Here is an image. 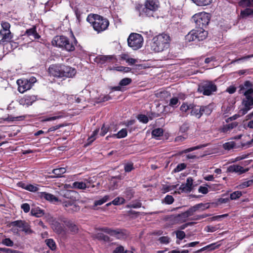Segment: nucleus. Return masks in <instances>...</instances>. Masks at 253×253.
I'll use <instances>...</instances> for the list:
<instances>
[{
    "instance_id": "59",
    "label": "nucleus",
    "mask_w": 253,
    "mask_h": 253,
    "mask_svg": "<svg viewBox=\"0 0 253 253\" xmlns=\"http://www.w3.org/2000/svg\"><path fill=\"white\" fill-rule=\"evenodd\" d=\"M2 29L0 31H10V24L6 21H2L1 23Z\"/></svg>"
},
{
    "instance_id": "58",
    "label": "nucleus",
    "mask_w": 253,
    "mask_h": 253,
    "mask_svg": "<svg viewBox=\"0 0 253 253\" xmlns=\"http://www.w3.org/2000/svg\"><path fill=\"white\" fill-rule=\"evenodd\" d=\"M189 128V124L187 123H184L180 126L179 128V132L181 133H185L188 130Z\"/></svg>"
},
{
    "instance_id": "8",
    "label": "nucleus",
    "mask_w": 253,
    "mask_h": 253,
    "mask_svg": "<svg viewBox=\"0 0 253 253\" xmlns=\"http://www.w3.org/2000/svg\"><path fill=\"white\" fill-rule=\"evenodd\" d=\"M98 230L109 234L111 236H114L116 239L119 240L126 239L128 236L126 230L123 229L118 228L116 229H113L108 227H104L99 228Z\"/></svg>"
},
{
    "instance_id": "33",
    "label": "nucleus",
    "mask_w": 253,
    "mask_h": 253,
    "mask_svg": "<svg viewBox=\"0 0 253 253\" xmlns=\"http://www.w3.org/2000/svg\"><path fill=\"white\" fill-rule=\"evenodd\" d=\"M94 238L99 241H103L106 242H109L111 241L110 238L102 233H97L95 234Z\"/></svg>"
},
{
    "instance_id": "32",
    "label": "nucleus",
    "mask_w": 253,
    "mask_h": 253,
    "mask_svg": "<svg viewBox=\"0 0 253 253\" xmlns=\"http://www.w3.org/2000/svg\"><path fill=\"white\" fill-rule=\"evenodd\" d=\"M47 246L52 251H55L57 249V245L53 239H47L45 240Z\"/></svg>"
},
{
    "instance_id": "24",
    "label": "nucleus",
    "mask_w": 253,
    "mask_h": 253,
    "mask_svg": "<svg viewBox=\"0 0 253 253\" xmlns=\"http://www.w3.org/2000/svg\"><path fill=\"white\" fill-rule=\"evenodd\" d=\"M238 125L237 122H234L230 124L223 125L221 128L220 131L223 133H227L234 128L236 127Z\"/></svg>"
},
{
    "instance_id": "28",
    "label": "nucleus",
    "mask_w": 253,
    "mask_h": 253,
    "mask_svg": "<svg viewBox=\"0 0 253 253\" xmlns=\"http://www.w3.org/2000/svg\"><path fill=\"white\" fill-rule=\"evenodd\" d=\"M220 246V245L218 244L217 243H214L210 244L209 245H207L206 247H204L201 248L199 251H198L197 252H202V251H204L205 250H208L209 251H213V250H214L215 249L219 248Z\"/></svg>"
},
{
    "instance_id": "48",
    "label": "nucleus",
    "mask_w": 253,
    "mask_h": 253,
    "mask_svg": "<svg viewBox=\"0 0 253 253\" xmlns=\"http://www.w3.org/2000/svg\"><path fill=\"white\" fill-rule=\"evenodd\" d=\"M110 127L108 125H106L104 124L101 128L100 132V135L101 136H105L106 133L110 131Z\"/></svg>"
},
{
    "instance_id": "9",
    "label": "nucleus",
    "mask_w": 253,
    "mask_h": 253,
    "mask_svg": "<svg viewBox=\"0 0 253 253\" xmlns=\"http://www.w3.org/2000/svg\"><path fill=\"white\" fill-rule=\"evenodd\" d=\"M217 90L216 85L211 81H204L198 85V92L204 95L209 96Z\"/></svg>"
},
{
    "instance_id": "3",
    "label": "nucleus",
    "mask_w": 253,
    "mask_h": 253,
    "mask_svg": "<svg viewBox=\"0 0 253 253\" xmlns=\"http://www.w3.org/2000/svg\"><path fill=\"white\" fill-rule=\"evenodd\" d=\"M73 41H72L67 37L63 35L56 36L52 39L51 43L54 46L68 52H72L75 50V45L78 43L74 35H73Z\"/></svg>"
},
{
    "instance_id": "7",
    "label": "nucleus",
    "mask_w": 253,
    "mask_h": 253,
    "mask_svg": "<svg viewBox=\"0 0 253 253\" xmlns=\"http://www.w3.org/2000/svg\"><path fill=\"white\" fill-rule=\"evenodd\" d=\"M62 217H65L64 215H60L57 218H55L51 221V227L53 231L56 234L61 236H65L67 233V229L60 220Z\"/></svg>"
},
{
    "instance_id": "53",
    "label": "nucleus",
    "mask_w": 253,
    "mask_h": 253,
    "mask_svg": "<svg viewBox=\"0 0 253 253\" xmlns=\"http://www.w3.org/2000/svg\"><path fill=\"white\" fill-rule=\"evenodd\" d=\"M134 169L133 164L132 163H128L125 165L124 169L125 172H129Z\"/></svg>"
},
{
    "instance_id": "54",
    "label": "nucleus",
    "mask_w": 253,
    "mask_h": 253,
    "mask_svg": "<svg viewBox=\"0 0 253 253\" xmlns=\"http://www.w3.org/2000/svg\"><path fill=\"white\" fill-rule=\"evenodd\" d=\"M1 243L8 247H12L14 245L13 242L9 238H6L2 239Z\"/></svg>"
},
{
    "instance_id": "35",
    "label": "nucleus",
    "mask_w": 253,
    "mask_h": 253,
    "mask_svg": "<svg viewBox=\"0 0 253 253\" xmlns=\"http://www.w3.org/2000/svg\"><path fill=\"white\" fill-rule=\"evenodd\" d=\"M202 115L205 114L207 116L210 115L212 112V105L209 104L207 106H201Z\"/></svg>"
},
{
    "instance_id": "21",
    "label": "nucleus",
    "mask_w": 253,
    "mask_h": 253,
    "mask_svg": "<svg viewBox=\"0 0 253 253\" xmlns=\"http://www.w3.org/2000/svg\"><path fill=\"white\" fill-rule=\"evenodd\" d=\"M24 35H26L29 37L32 36L34 40H39L41 38V36L37 33V27L35 26L27 29Z\"/></svg>"
},
{
    "instance_id": "50",
    "label": "nucleus",
    "mask_w": 253,
    "mask_h": 253,
    "mask_svg": "<svg viewBox=\"0 0 253 253\" xmlns=\"http://www.w3.org/2000/svg\"><path fill=\"white\" fill-rule=\"evenodd\" d=\"M179 103L180 102L178 98L174 97L170 99L169 106L173 108H176Z\"/></svg>"
},
{
    "instance_id": "46",
    "label": "nucleus",
    "mask_w": 253,
    "mask_h": 253,
    "mask_svg": "<svg viewBox=\"0 0 253 253\" xmlns=\"http://www.w3.org/2000/svg\"><path fill=\"white\" fill-rule=\"evenodd\" d=\"M164 133L163 129L161 128H158L153 129L152 131V135L154 137L162 136Z\"/></svg>"
},
{
    "instance_id": "41",
    "label": "nucleus",
    "mask_w": 253,
    "mask_h": 253,
    "mask_svg": "<svg viewBox=\"0 0 253 253\" xmlns=\"http://www.w3.org/2000/svg\"><path fill=\"white\" fill-rule=\"evenodd\" d=\"M76 195L77 192L73 190H67L64 193V196L67 199H70V200H75L76 199L75 196Z\"/></svg>"
},
{
    "instance_id": "39",
    "label": "nucleus",
    "mask_w": 253,
    "mask_h": 253,
    "mask_svg": "<svg viewBox=\"0 0 253 253\" xmlns=\"http://www.w3.org/2000/svg\"><path fill=\"white\" fill-rule=\"evenodd\" d=\"M229 201V198H220L217 199L215 202H212L211 205L212 207H217L221 205L222 204L227 203Z\"/></svg>"
},
{
    "instance_id": "37",
    "label": "nucleus",
    "mask_w": 253,
    "mask_h": 253,
    "mask_svg": "<svg viewBox=\"0 0 253 253\" xmlns=\"http://www.w3.org/2000/svg\"><path fill=\"white\" fill-rule=\"evenodd\" d=\"M253 84L250 81H245L243 84L240 85V90L239 91V93L241 94L243 93V91L248 88L253 87Z\"/></svg>"
},
{
    "instance_id": "23",
    "label": "nucleus",
    "mask_w": 253,
    "mask_h": 253,
    "mask_svg": "<svg viewBox=\"0 0 253 253\" xmlns=\"http://www.w3.org/2000/svg\"><path fill=\"white\" fill-rule=\"evenodd\" d=\"M90 185H88L82 181H75L72 183V188L77 189L84 190L86 188H89Z\"/></svg>"
},
{
    "instance_id": "5",
    "label": "nucleus",
    "mask_w": 253,
    "mask_h": 253,
    "mask_svg": "<svg viewBox=\"0 0 253 253\" xmlns=\"http://www.w3.org/2000/svg\"><path fill=\"white\" fill-rule=\"evenodd\" d=\"M208 35V31L203 28H195V29L191 30L185 36V40L188 42H200L205 40Z\"/></svg>"
},
{
    "instance_id": "45",
    "label": "nucleus",
    "mask_w": 253,
    "mask_h": 253,
    "mask_svg": "<svg viewBox=\"0 0 253 253\" xmlns=\"http://www.w3.org/2000/svg\"><path fill=\"white\" fill-rule=\"evenodd\" d=\"M109 199L108 195H105L102 199L94 201V206H100L106 202Z\"/></svg>"
},
{
    "instance_id": "19",
    "label": "nucleus",
    "mask_w": 253,
    "mask_h": 253,
    "mask_svg": "<svg viewBox=\"0 0 253 253\" xmlns=\"http://www.w3.org/2000/svg\"><path fill=\"white\" fill-rule=\"evenodd\" d=\"M249 170V169H244V168L239 165H231L229 166L227 169V171L229 172H237L239 174H243L247 172Z\"/></svg>"
},
{
    "instance_id": "57",
    "label": "nucleus",
    "mask_w": 253,
    "mask_h": 253,
    "mask_svg": "<svg viewBox=\"0 0 253 253\" xmlns=\"http://www.w3.org/2000/svg\"><path fill=\"white\" fill-rule=\"evenodd\" d=\"M137 118L140 122L144 124H147L149 121L148 118L145 115L139 114L137 116Z\"/></svg>"
},
{
    "instance_id": "10",
    "label": "nucleus",
    "mask_w": 253,
    "mask_h": 253,
    "mask_svg": "<svg viewBox=\"0 0 253 253\" xmlns=\"http://www.w3.org/2000/svg\"><path fill=\"white\" fill-rule=\"evenodd\" d=\"M143 38L141 35L137 33H131L127 39L128 45L133 50H137L142 46Z\"/></svg>"
},
{
    "instance_id": "14",
    "label": "nucleus",
    "mask_w": 253,
    "mask_h": 253,
    "mask_svg": "<svg viewBox=\"0 0 253 253\" xmlns=\"http://www.w3.org/2000/svg\"><path fill=\"white\" fill-rule=\"evenodd\" d=\"M17 84L18 85V90L21 93H23L32 87L31 83L26 79L17 80Z\"/></svg>"
},
{
    "instance_id": "51",
    "label": "nucleus",
    "mask_w": 253,
    "mask_h": 253,
    "mask_svg": "<svg viewBox=\"0 0 253 253\" xmlns=\"http://www.w3.org/2000/svg\"><path fill=\"white\" fill-rule=\"evenodd\" d=\"M192 105V104H188L187 103L183 102L180 106V110L182 112H186L188 110L191 109Z\"/></svg>"
},
{
    "instance_id": "34",
    "label": "nucleus",
    "mask_w": 253,
    "mask_h": 253,
    "mask_svg": "<svg viewBox=\"0 0 253 253\" xmlns=\"http://www.w3.org/2000/svg\"><path fill=\"white\" fill-rule=\"evenodd\" d=\"M240 16L242 18H245L250 16H253V9L246 7L244 10L241 11Z\"/></svg>"
},
{
    "instance_id": "29",
    "label": "nucleus",
    "mask_w": 253,
    "mask_h": 253,
    "mask_svg": "<svg viewBox=\"0 0 253 253\" xmlns=\"http://www.w3.org/2000/svg\"><path fill=\"white\" fill-rule=\"evenodd\" d=\"M31 213L32 215L37 217H42L44 214L43 210H41L39 207L32 208Z\"/></svg>"
},
{
    "instance_id": "38",
    "label": "nucleus",
    "mask_w": 253,
    "mask_h": 253,
    "mask_svg": "<svg viewBox=\"0 0 253 253\" xmlns=\"http://www.w3.org/2000/svg\"><path fill=\"white\" fill-rule=\"evenodd\" d=\"M239 5L243 8L253 7V0H241L239 2Z\"/></svg>"
},
{
    "instance_id": "62",
    "label": "nucleus",
    "mask_w": 253,
    "mask_h": 253,
    "mask_svg": "<svg viewBox=\"0 0 253 253\" xmlns=\"http://www.w3.org/2000/svg\"><path fill=\"white\" fill-rule=\"evenodd\" d=\"M176 238L179 240H182L185 237V233L184 231L181 230H177L175 231Z\"/></svg>"
},
{
    "instance_id": "31",
    "label": "nucleus",
    "mask_w": 253,
    "mask_h": 253,
    "mask_svg": "<svg viewBox=\"0 0 253 253\" xmlns=\"http://www.w3.org/2000/svg\"><path fill=\"white\" fill-rule=\"evenodd\" d=\"M124 196L127 200H131L135 194V192L131 187L126 188L124 192Z\"/></svg>"
},
{
    "instance_id": "44",
    "label": "nucleus",
    "mask_w": 253,
    "mask_h": 253,
    "mask_svg": "<svg viewBox=\"0 0 253 253\" xmlns=\"http://www.w3.org/2000/svg\"><path fill=\"white\" fill-rule=\"evenodd\" d=\"M242 196V192L240 191H236L230 194L229 200H236L239 199Z\"/></svg>"
},
{
    "instance_id": "12",
    "label": "nucleus",
    "mask_w": 253,
    "mask_h": 253,
    "mask_svg": "<svg viewBox=\"0 0 253 253\" xmlns=\"http://www.w3.org/2000/svg\"><path fill=\"white\" fill-rule=\"evenodd\" d=\"M158 3V1L156 0H147L145 2L144 7L143 8L140 13L150 16V11H155L157 9Z\"/></svg>"
},
{
    "instance_id": "49",
    "label": "nucleus",
    "mask_w": 253,
    "mask_h": 253,
    "mask_svg": "<svg viewBox=\"0 0 253 253\" xmlns=\"http://www.w3.org/2000/svg\"><path fill=\"white\" fill-rule=\"evenodd\" d=\"M112 203L115 206L121 205L125 203V199L123 197H118L113 200Z\"/></svg>"
},
{
    "instance_id": "25",
    "label": "nucleus",
    "mask_w": 253,
    "mask_h": 253,
    "mask_svg": "<svg viewBox=\"0 0 253 253\" xmlns=\"http://www.w3.org/2000/svg\"><path fill=\"white\" fill-rule=\"evenodd\" d=\"M188 217H189L188 215L187 214L186 211H185L176 216L171 217L170 218H171V220H173L174 222H176L180 221V219L183 221H185Z\"/></svg>"
},
{
    "instance_id": "17",
    "label": "nucleus",
    "mask_w": 253,
    "mask_h": 253,
    "mask_svg": "<svg viewBox=\"0 0 253 253\" xmlns=\"http://www.w3.org/2000/svg\"><path fill=\"white\" fill-rule=\"evenodd\" d=\"M246 99L243 100V104L245 106V108L243 109V114H245L250 110L253 106V97L252 95L245 96Z\"/></svg>"
},
{
    "instance_id": "22",
    "label": "nucleus",
    "mask_w": 253,
    "mask_h": 253,
    "mask_svg": "<svg viewBox=\"0 0 253 253\" xmlns=\"http://www.w3.org/2000/svg\"><path fill=\"white\" fill-rule=\"evenodd\" d=\"M191 115L200 119L202 116L201 106H196L193 104L191 109Z\"/></svg>"
},
{
    "instance_id": "15",
    "label": "nucleus",
    "mask_w": 253,
    "mask_h": 253,
    "mask_svg": "<svg viewBox=\"0 0 253 253\" xmlns=\"http://www.w3.org/2000/svg\"><path fill=\"white\" fill-rule=\"evenodd\" d=\"M60 220L70 230L71 233L74 234L78 232V227L77 225L71 220L65 217L61 218Z\"/></svg>"
},
{
    "instance_id": "18",
    "label": "nucleus",
    "mask_w": 253,
    "mask_h": 253,
    "mask_svg": "<svg viewBox=\"0 0 253 253\" xmlns=\"http://www.w3.org/2000/svg\"><path fill=\"white\" fill-rule=\"evenodd\" d=\"M0 35L1 39L0 41V43H3L5 42H10L13 37V34L10 31H0Z\"/></svg>"
},
{
    "instance_id": "20",
    "label": "nucleus",
    "mask_w": 253,
    "mask_h": 253,
    "mask_svg": "<svg viewBox=\"0 0 253 253\" xmlns=\"http://www.w3.org/2000/svg\"><path fill=\"white\" fill-rule=\"evenodd\" d=\"M37 96L34 95H26L20 100L21 103L29 106L37 100Z\"/></svg>"
},
{
    "instance_id": "36",
    "label": "nucleus",
    "mask_w": 253,
    "mask_h": 253,
    "mask_svg": "<svg viewBox=\"0 0 253 253\" xmlns=\"http://www.w3.org/2000/svg\"><path fill=\"white\" fill-rule=\"evenodd\" d=\"M127 135V130L126 128H122L117 133L112 134L114 138H123L126 137Z\"/></svg>"
},
{
    "instance_id": "47",
    "label": "nucleus",
    "mask_w": 253,
    "mask_h": 253,
    "mask_svg": "<svg viewBox=\"0 0 253 253\" xmlns=\"http://www.w3.org/2000/svg\"><path fill=\"white\" fill-rule=\"evenodd\" d=\"M236 143L234 141L227 142L223 144V147L225 150H230L235 148Z\"/></svg>"
},
{
    "instance_id": "40",
    "label": "nucleus",
    "mask_w": 253,
    "mask_h": 253,
    "mask_svg": "<svg viewBox=\"0 0 253 253\" xmlns=\"http://www.w3.org/2000/svg\"><path fill=\"white\" fill-rule=\"evenodd\" d=\"M66 171V169L65 168L61 167L57 169H55L52 170V173L57 177L62 176V175L65 173Z\"/></svg>"
},
{
    "instance_id": "16",
    "label": "nucleus",
    "mask_w": 253,
    "mask_h": 253,
    "mask_svg": "<svg viewBox=\"0 0 253 253\" xmlns=\"http://www.w3.org/2000/svg\"><path fill=\"white\" fill-rule=\"evenodd\" d=\"M113 59L116 60L113 55H99L94 59V61L97 64L103 65L106 63L110 62Z\"/></svg>"
},
{
    "instance_id": "42",
    "label": "nucleus",
    "mask_w": 253,
    "mask_h": 253,
    "mask_svg": "<svg viewBox=\"0 0 253 253\" xmlns=\"http://www.w3.org/2000/svg\"><path fill=\"white\" fill-rule=\"evenodd\" d=\"M80 210V207L79 205H77L75 202H74L71 205V207L68 209H67V212L70 213H74V212H77Z\"/></svg>"
},
{
    "instance_id": "1",
    "label": "nucleus",
    "mask_w": 253,
    "mask_h": 253,
    "mask_svg": "<svg viewBox=\"0 0 253 253\" xmlns=\"http://www.w3.org/2000/svg\"><path fill=\"white\" fill-rule=\"evenodd\" d=\"M48 71L51 76L63 79L73 78L77 73L75 68L62 64L50 65L48 68Z\"/></svg>"
},
{
    "instance_id": "4",
    "label": "nucleus",
    "mask_w": 253,
    "mask_h": 253,
    "mask_svg": "<svg viewBox=\"0 0 253 253\" xmlns=\"http://www.w3.org/2000/svg\"><path fill=\"white\" fill-rule=\"evenodd\" d=\"M170 37L169 35L163 33L152 39L150 45V50L154 52H162L168 49L169 46Z\"/></svg>"
},
{
    "instance_id": "56",
    "label": "nucleus",
    "mask_w": 253,
    "mask_h": 253,
    "mask_svg": "<svg viewBox=\"0 0 253 253\" xmlns=\"http://www.w3.org/2000/svg\"><path fill=\"white\" fill-rule=\"evenodd\" d=\"M115 69L117 71L123 72L125 73H128L131 71V69L128 67L118 66L115 68Z\"/></svg>"
},
{
    "instance_id": "26",
    "label": "nucleus",
    "mask_w": 253,
    "mask_h": 253,
    "mask_svg": "<svg viewBox=\"0 0 253 253\" xmlns=\"http://www.w3.org/2000/svg\"><path fill=\"white\" fill-rule=\"evenodd\" d=\"M41 197L42 198L45 199L47 201L52 202H57L58 200L57 198L54 196L53 195L46 192H42L41 194Z\"/></svg>"
},
{
    "instance_id": "43",
    "label": "nucleus",
    "mask_w": 253,
    "mask_h": 253,
    "mask_svg": "<svg viewBox=\"0 0 253 253\" xmlns=\"http://www.w3.org/2000/svg\"><path fill=\"white\" fill-rule=\"evenodd\" d=\"M212 203H200L195 205L197 209L198 210L201 209L202 211L209 209L211 207H212Z\"/></svg>"
},
{
    "instance_id": "2",
    "label": "nucleus",
    "mask_w": 253,
    "mask_h": 253,
    "mask_svg": "<svg viewBox=\"0 0 253 253\" xmlns=\"http://www.w3.org/2000/svg\"><path fill=\"white\" fill-rule=\"evenodd\" d=\"M86 21L90 24L93 30L97 33H101L107 30L110 25V22L107 18L97 14H88Z\"/></svg>"
},
{
    "instance_id": "13",
    "label": "nucleus",
    "mask_w": 253,
    "mask_h": 253,
    "mask_svg": "<svg viewBox=\"0 0 253 253\" xmlns=\"http://www.w3.org/2000/svg\"><path fill=\"white\" fill-rule=\"evenodd\" d=\"M193 179L192 177H189L186 179V183H182L178 189V191L175 192L179 194L181 193H189L193 189Z\"/></svg>"
},
{
    "instance_id": "52",
    "label": "nucleus",
    "mask_w": 253,
    "mask_h": 253,
    "mask_svg": "<svg viewBox=\"0 0 253 253\" xmlns=\"http://www.w3.org/2000/svg\"><path fill=\"white\" fill-rule=\"evenodd\" d=\"M186 168V164L185 163H180L177 165L176 167L173 170V172L174 173L178 172L181 170L185 169Z\"/></svg>"
},
{
    "instance_id": "60",
    "label": "nucleus",
    "mask_w": 253,
    "mask_h": 253,
    "mask_svg": "<svg viewBox=\"0 0 253 253\" xmlns=\"http://www.w3.org/2000/svg\"><path fill=\"white\" fill-rule=\"evenodd\" d=\"M253 184V178H252L251 180H248L247 181H245L242 183L240 186L241 188H245L246 187H248L252 185Z\"/></svg>"
},
{
    "instance_id": "11",
    "label": "nucleus",
    "mask_w": 253,
    "mask_h": 253,
    "mask_svg": "<svg viewBox=\"0 0 253 253\" xmlns=\"http://www.w3.org/2000/svg\"><path fill=\"white\" fill-rule=\"evenodd\" d=\"M10 224L13 227H17L20 228V231L24 232L25 234L30 235L34 232L31 228L30 224L25 220H15L11 222Z\"/></svg>"
},
{
    "instance_id": "61",
    "label": "nucleus",
    "mask_w": 253,
    "mask_h": 253,
    "mask_svg": "<svg viewBox=\"0 0 253 253\" xmlns=\"http://www.w3.org/2000/svg\"><path fill=\"white\" fill-rule=\"evenodd\" d=\"M164 202L168 205H170L172 204L174 202V198L171 195H167L164 198Z\"/></svg>"
},
{
    "instance_id": "55",
    "label": "nucleus",
    "mask_w": 253,
    "mask_h": 253,
    "mask_svg": "<svg viewBox=\"0 0 253 253\" xmlns=\"http://www.w3.org/2000/svg\"><path fill=\"white\" fill-rule=\"evenodd\" d=\"M132 82V80L130 78H125L121 80L119 83L120 86H126L130 84Z\"/></svg>"
},
{
    "instance_id": "64",
    "label": "nucleus",
    "mask_w": 253,
    "mask_h": 253,
    "mask_svg": "<svg viewBox=\"0 0 253 253\" xmlns=\"http://www.w3.org/2000/svg\"><path fill=\"white\" fill-rule=\"evenodd\" d=\"M198 210L197 209L196 205L191 207L186 211L187 212V214H188V217H190L193 215H194V213L196 212Z\"/></svg>"
},
{
    "instance_id": "27",
    "label": "nucleus",
    "mask_w": 253,
    "mask_h": 253,
    "mask_svg": "<svg viewBox=\"0 0 253 253\" xmlns=\"http://www.w3.org/2000/svg\"><path fill=\"white\" fill-rule=\"evenodd\" d=\"M194 3L198 6H207L212 2V0H191Z\"/></svg>"
},
{
    "instance_id": "6",
    "label": "nucleus",
    "mask_w": 253,
    "mask_h": 253,
    "mask_svg": "<svg viewBox=\"0 0 253 253\" xmlns=\"http://www.w3.org/2000/svg\"><path fill=\"white\" fill-rule=\"evenodd\" d=\"M196 28H205L208 25L211 19V15L206 12H201L195 14L192 17Z\"/></svg>"
},
{
    "instance_id": "30",
    "label": "nucleus",
    "mask_w": 253,
    "mask_h": 253,
    "mask_svg": "<svg viewBox=\"0 0 253 253\" xmlns=\"http://www.w3.org/2000/svg\"><path fill=\"white\" fill-rule=\"evenodd\" d=\"M99 131V128H97L94 130L90 136H89L86 141V143L84 144L85 146L90 145L95 139V136L97 135Z\"/></svg>"
},
{
    "instance_id": "63",
    "label": "nucleus",
    "mask_w": 253,
    "mask_h": 253,
    "mask_svg": "<svg viewBox=\"0 0 253 253\" xmlns=\"http://www.w3.org/2000/svg\"><path fill=\"white\" fill-rule=\"evenodd\" d=\"M26 190L32 192H35L38 191L39 188L36 185L31 184H28Z\"/></svg>"
}]
</instances>
